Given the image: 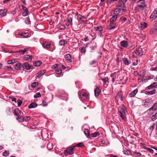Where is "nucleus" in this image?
<instances>
[{
    "mask_svg": "<svg viewBox=\"0 0 157 157\" xmlns=\"http://www.w3.org/2000/svg\"><path fill=\"white\" fill-rule=\"evenodd\" d=\"M137 89H136L134 90H133L131 93H130L129 94V96L130 97H133L137 93Z\"/></svg>",
    "mask_w": 157,
    "mask_h": 157,
    "instance_id": "nucleus-21",
    "label": "nucleus"
},
{
    "mask_svg": "<svg viewBox=\"0 0 157 157\" xmlns=\"http://www.w3.org/2000/svg\"><path fill=\"white\" fill-rule=\"evenodd\" d=\"M157 109V104L155 103L153 106L149 109V110L150 111H154Z\"/></svg>",
    "mask_w": 157,
    "mask_h": 157,
    "instance_id": "nucleus-28",
    "label": "nucleus"
},
{
    "mask_svg": "<svg viewBox=\"0 0 157 157\" xmlns=\"http://www.w3.org/2000/svg\"><path fill=\"white\" fill-rule=\"evenodd\" d=\"M151 78V77L150 76H145L144 77V79L143 80L142 83L146 82L147 81Z\"/></svg>",
    "mask_w": 157,
    "mask_h": 157,
    "instance_id": "nucleus-37",
    "label": "nucleus"
},
{
    "mask_svg": "<svg viewBox=\"0 0 157 157\" xmlns=\"http://www.w3.org/2000/svg\"><path fill=\"white\" fill-rule=\"evenodd\" d=\"M25 22L27 24H30L31 22L30 21L29 18V17L26 18V19L25 21Z\"/></svg>",
    "mask_w": 157,
    "mask_h": 157,
    "instance_id": "nucleus-48",
    "label": "nucleus"
},
{
    "mask_svg": "<svg viewBox=\"0 0 157 157\" xmlns=\"http://www.w3.org/2000/svg\"><path fill=\"white\" fill-rule=\"evenodd\" d=\"M32 56L25 55L24 56L23 58L24 59L27 61L29 62H30L32 60Z\"/></svg>",
    "mask_w": 157,
    "mask_h": 157,
    "instance_id": "nucleus-16",
    "label": "nucleus"
},
{
    "mask_svg": "<svg viewBox=\"0 0 157 157\" xmlns=\"http://www.w3.org/2000/svg\"><path fill=\"white\" fill-rule=\"evenodd\" d=\"M14 114L15 115L17 116V117L22 116L23 114L21 111L18 109H16L14 110Z\"/></svg>",
    "mask_w": 157,
    "mask_h": 157,
    "instance_id": "nucleus-8",
    "label": "nucleus"
},
{
    "mask_svg": "<svg viewBox=\"0 0 157 157\" xmlns=\"http://www.w3.org/2000/svg\"><path fill=\"white\" fill-rule=\"evenodd\" d=\"M42 46L43 48L48 49L51 47V44L50 43L45 42L43 43Z\"/></svg>",
    "mask_w": 157,
    "mask_h": 157,
    "instance_id": "nucleus-15",
    "label": "nucleus"
},
{
    "mask_svg": "<svg viewBox=\"0 0 157 157\" xmlns=\"http://www.w3.org/2000/svg\"><path fill=\"white\" fill-rule=\"evenodd\" d=\"M119 115L121 117L124 121H125L126 120V115L127 113L125 107L122 106L119 110Z\"/></svg>",
    "mask_w": 157,
    "mask_h": 157,
    "instance_id": "nucleus-1",
    "label": "nucleus"
},
{
    "mask_svg": "<svg viewBox=\"0 0 157 157\" xmlns=\"http://www.w3.org/2000/svg\"><path fill=\"white\" fill-rule=\"evenodd\" d=\"M124 151H123V152L126 155H129L131 154V151L128 149L125 148V149H124Z\"/></svg>",
    "mask_w": 157,
    "mask_h": 157,
    "instance_id": "nucleus-35",
    "label": "nucleus"
},
{
    "mask_svg": "<svg viewBox=\"0 0 157 157\" xmlns=\"http://www.w3.org/2000/svg\"><path fill=\"white\" fill-rule=\"evenodd\" d=\"M138 60L136 59H133V60L132 64L133 66H136L138 64Z\"/></svg>",
    "mask_w": 157,
    "mask_h": 157,
    "instance_id": "nucleus-46",
    "label": "nucleus"
},
{
    "mask_svg": "<svg viewBox=\"0 0 157 157\" xmlns=\"http://www.w3.org/2000/svg\"><path fill=\"white\" fill-rule=\"evenodd\" d=\"M147 24L146 23L144 22L143 23H142L141 24V27L142 29H145L147 27Z\"/></svg>",
    "mask_w": 157,
    "mask_h": 157,
    "instance_id": "nucleus-43",
    "label": "nucleus"
},
{
    "mask_svg": "<svg viewBox=\"0 0 157 157\" xmlns=\"http://www.w3.org/2000/svg\"><path fill=\"white\" fill-rule=\"evenodd\" d=\"M47 147L49 150H51L53 148V144L52 143H49L48 144Z\"/></svg>",
    "mask_w": 157,
    "mask_h": 157,
    "instance_id": "nucleus-38",
    "label": "nucleus"
},
{
    "mask_svg": "<svg viewBox=\"0 0 157 157\" xmlns=\"http://www.w3.org/2000/svg\"><path fill=\"white\" fill-rule=\"evenodd\" d=\"M157 86V82H154L148 86V89L156 88Z\"/></svg>",
    "mask_w": 157,
    "mask_h": 157,
    "instance_id": "nucleus-22",
    "label": "nucleus"
},
{
    "mask_svg": "<svg viewBox=\"0 0 157 157\" xmlns=\"http://www.w3.org/2000/svg\"><path fill=\"white\" fill-rule=\"evenodd\" d=\"M126 18L125 17H122L121 18V21L122 23H124L126 21Z\"/></svg>",
    "mask_w": 157,
    "mask_h": 157,
    "instance_id": "nucleus-54",
    "label": "nucleus"
},
{
    "mask_svg": "<svg viewBox=\"0 0 157 157\" xmlns=\"http://www.w3.org/2000/svg\"><path fill=\"white\" fill-rule=\"evenodd\" d=\"M62 70L60 68L56 69V74L57 75H59L62 73Z\"/></svg>",
    "mask_w": 157,
    "mask_h": 157,
    "instance_id": "nucleus-42",
    "label": "nucleus"
},
{
    "mask_svg": "<svg viewBox=\"0 0 157 157\" xmlns=\"http://www.w3.org/2000/svg\"><path fill=\"white\" fill-rule=\"evenodd\" d=\"M7 10H0V15L2 17H4L6 15Z\"/></svg>",
    "mask_w": 157,
    "mask_h": 157,
    "instance_id": "nucleus-26",
    "label": "nucleus"
},
{
    "mask_svg": "<svg viewBox=\"0 0 157 157\" xmlns=\"http://www.w3.org/2000/svg\"><path fill=\"white\" fill-rule=\"evenodd\" d=\"M121 45L124 48H127L128 44L127 41L123 40L121 42Z\"/></svg>",
    "mask_w": 157,
    "mask_h": 157,
    "instance_id": "nucleus-19",
    "label": "nucleus"
},
{
    "mask_svg": "<svg viewBox=\"0 0 157 157\" xmlns=\"http://www.w3.org/2000/svg\"><path fill=\"white\" fill-rule=\"evenodd\" d=\"M133 74L135 76H137L138 75L139 73L137 71H135L134 72Z\"/></svg>",
    "mask_w": 157,
    "mask_h": 157,
    "instance_id": "nucleus-62",
    "label": "nucleus"
},
{
    "mask_svg": "<svg viewBox=\"0 0 157 157\" xmlns=\"http://www.w3.org/2000/svg\"><path fill=\"white\" fill-rule=\"evenodd\" d=\"M24 121H28L30 119V117H23Z\"/></svg>",
    "mask_w": 157,
    "mask_h": 157,
    "instance_id": "nucleus-50",
    "label": "nucleus"
},
{
    "mask_svg": "<svg viewBox=\"0 0 157 157\" xmlns=\"http://www.w3.org/2000/svg\"><path fill=\"white\" fill-rule=\"evenodd\" d=\"M42 63V62L40 61H37L33 62V65L36 67L40 66Z\"/></svg>",
    "mask_w": 157,
    "mask_h": 157,
    "instance_id": "nucleus-25",
    "label": "nucleus"
},
{
    "mask_svg": "<svg viewBox=\"0 0 157 157\" xmlns=\"http://www.w3.org/2000/svg\"><path fill=\"white\" fill-rule=\"evenodd\" d=\"M17 119L18 120L19 122H22L24 121V118L22 116L20 117H17Z\"/></svg>",
    "mask_w": 157,
    "mask_h": 157,
    "instance_id": "nucleus-47",
    "label": "nucleus"
},
{
    "mask_svg": "<svg viewBox=\"0 0 157 157\" xmlns=\"http://www.w3.org/2000/svg\"><path fill=\"white\" fill-rule=\"evenodd\" d=\"M155 123H154L152 125L150 126L149 128V130L150 133H151L154 129H155Z\"/></svg>",
    "mask_w": 157,
    "mask_h": 157,
    "instance_id": "nucleus-34",
    "label": "nucleus"
},
{
    "mask_svg": "<svg viewBox=\"0 0 157 157\" xmlns=\"http://www.w3.org/2000/svg\"><path fill=\"white\" fill-rule=\"evenodd\" d=\"M123 61L125 65H128L130 63V61L127 58H124Z\"/></svg>",
    "mask_w": 157,
    "mask_h": 157,
    "instance_id": "nucleus-30",
    "label": "nucleus"
},
{
    "mask_svg": "<svg viewBox=\"0 0 157 157\" xmlns=\"http://www.w3.org/2000/svg\"><path fill=\"white\" fill-rule=\"evenodd\" d=\"M103 81L104 82L105 84L108 85L109 84V82L105 78L103 79Z\"/></svg>",
    "mask_w": 157,
    "mask_h": 157,
    "instance_id": "nucleus-61",
    "label": "nucleus"
},
{
    "mask_svg": "<svg viewBox=\"0 0 157 157\" xmlns=\"http://www.w3.org/2000/svg\"><path fill=\"white\" fill-rule=\"evenodd\" d=\"M60 45H64L67 44V42L65 40H61L59 42Z\"/></svg>",
    "mask_w": 157,
    "mask_h": 157,
    "instance_id": "nucleus-41",
    "label": "nucleus"
},
{
    "mask_svg": "<svg viewBox=\"0 0 157 157\" xmlns=\"http://www.w3.org/2000/svg\"><path fill=\"white\" fill-rule=\"evenodd\" d=\"M67 22L66 23V26H68L72 24V19L71 17L68 16L67 18Z\"/></svg>",
    "mask_w": 157,
    "mask_h": 157,
    "instance_id": "nucleus-12",
    "label": "nucleus"
},
{
    "mask_svg": "<svg viewBox=\"0 0 157 157\" xmlns=\"http://www.w3.org/2000/svg\"><path fill=\"white\" fill-rule=\"evenodd\" d=\"M37 105V104L36 103H32L29 105L28 107L29 109L34 108H36Z\"/></svg>",
    "mask_w": 157,
    "mask_h": 157,
    "instance_id": "nucleus-23",
    "label": "nucleus"
},
{
    "mask_svg": "<svg viewBox=\"0 0 157 157\" xmlns=\"http://www.w3.org/2000/svg\"><path fill=\"white\" fill-rule=\"evenodd\" d=\"M22 67L23 68L26 70H29L31 69H33V67L32 65H30L28 63H24L22 66Z\"/></svg>",
    "mask_w": 157,
    "mask_h": 157,
    "instance_id": "nucleus-4",
    "label": "nucleus"
},
{
    "mask_svg": "<svg viewBox=\"0 0 157 157\" xmlns=\"http://www.w3.org/2000/svg\"><path fill=\"white\" fill-rule=\"evenodd\" d=\"M45 72L44 71H40L38 72L37 75H36V78H38L41 76L43 75L44 73Z\"/></svg>",
    "mask_w": 157,
    "mask_h": 157,
    "instance_id": "nucleus-29",
    "label": "nucleus"
},
{
    "mask_svg": "<svg viewBox=\"0 0 157 157\" xmlns=\"http://www.w3.org/2000/svg\"><path fill=\"white\" fill-rule=\"evenodd\" d=\"M38 84V82H33L32 85H31V86L33 88H35L36 86Z\"/></svg>",
    "mask_w": 157,
    "mask_h": 157,
    "instance_id": "nucleus-49",
    "label": "nucleus"
},
{
    "mask_svg": "<svg viewBox=\"0 0 157 157\" xmlns=\"http://www.w3.org/2000/svg\"><path fill=\"white\" fill-rule=\"evenodd\" d=\"M29 49V47H27L25 48L23 50H20L18 52L21 53L22 54L24 55L25 53Z\"/></svg>",
    "mask_w": 157,
    "mask_h": 157,
    "instance_id": "nucleus-27",
    "label": "nucleus"
},
{
    "mask_svg": "<svg viewBox=\"0 0 157 157\" xmlns=\"http://www.w3.org/2000/svg\"><path fill=\"white\" fill-rule=\"evenodd\" d=\"M150 103V100L148 99L146 100L144 102V105H147Z\"/></svg>",
    "mask_w": 157,
    "mask_h": 157,
    "instance_id": "nucleus-51",
    "label": "nucleus"
},
{
    "mask_svg": "<svg viewBox=\"0 0 157 157\" xmlns=\"http://www.w3.org/2000/svg\"><path fill=\"white\" fill-rule=\"evenodd\" d=\"M22 66L20 63H16L14 66L15 69L17 70H20L21 67Z\"/></svg>",
    "mask_w": 157,
    "mask_h": 157,
    "instance_id": "nucleus-17",
    "label": "nucleus"
},
{
    "mask_svg": "<svg viewBox=\"0 0 157 157\" xmlns=\"http://www.w3.org/2000/svg\"><path fill=\"white\" fill-rule=\"evenodd\" d=\"M136 53L139 56H141L143 55L142 48L140 47H138L136 50Z\"/></svg>",
    "mask_w": 157,
    "mask_h": 157,
    "instance_id": "nucleus-11",
    "label": "nucleus"
},
{
    "mask_svg": "<svg viewBox=\"0 0 157 157\" xmlns=\"http://www.w3.org/2000/svg\"><path fill=\"white\" fill-rule=\"evenodd\" d=\"M151 70L153 71H157V67L152 68Z\"/></svg>",
    "mask_w": 157,
    "mask_h": 157,
    "instance_id": "nucleus-64",
    "label": "nucleus"
},
{
    "mask_svg": "<svg viewBox=\"0 0 157 157\" xmlns=\"http://www.w3.org/2000/svg\"><path fill=\"white\" fill-rule=\"evenodd\" d=\"M16 62L15 60L14 59H11L7 61L8 64H10Z\"/></svg>",
    "mask_w": 157,
    "mask_h": 157,
    "instance_id": "nucleus-44",
    "label": "nucleus"
},
{
    "mask_svg": "<svg viewBox=\"0 0 157 157\" xmlns=\"http://www.w3.org/2000/svg\"><path fill=\"white\" fill-rule=\"evenodd\" d=\"M41 96V94L40 93L38 92L36 94V95L34 96V97L35 98H36L38 97H40Z\"/></svg>",
    "mask_w": 157,
    "mask_h": 157,
    "instance_id": "nucleus-52",
    "label": "nucleus"
},
{
    "mask_svg": "<svg viewBox=\"0 0 157 157\" xmlns=\"http://www.w3.org/2000/svg\"><path fill=\"white\" fill-rule=\"evenodd\" d=\"M17 104H18V106H20L21 105V104H22V101H21L20 100L18 99L17 100Z\"/></svg>",
    "mask_w": 157,
    "mask_h": 157,
    "instance_id": "nucleus-59",
    "label": "nucleus"
},
{
    "mask_svg": "<svg viewBox=\"0 0 157 157\" xmlns=\"http://www.w3.org/2000/svg\"><path fill=\"white\" fill-rule=\"evenodd\" d=\"M157 119V112L155 114L151 116V119L153 121H155Z\"/></svg>",
    "mask_w": 157,
    "mask_h": 157,
    "instance_id": "nucleus-40",
    "label": "nucleus"
},
{
    "mask_svg": "<svg viewBox=\"0 0 157 157\" xmlns=\"http://www.w3.org/2000/svg\"><path fill=\"white\" fill-rule=\"evenodd\" d=\"M75 146L73 147H69L66 148L64 151L63 153L64 154H69L72 155L74 153V150Z\"/></svg>",
    "mask_w": 157,
    "mask_h": 157,
    "instance_id": "nucleus-2",
    "label": "nucleus"
},
{
    "mask_svg": "<svg viewBox=\"0 0 157 157\" xmlns=\"http://www.w3.org/2000/svg\"><path fill=\"white\" fill-rule=\"evenodd\" d=\"M157 17V10H155L151 13L150 17V19L151 21L156 19Z\"/></svg>",
    "mask_w": 157,
    "mask_h": 157,
    "instance_id": "nucleus-9",
    "label": "nucleus"
},
{
    "mask_svg": "<svg viewBox=\"0 0 157 157\" xmlns=\"http://www.w3.org/2000/svg\"><path fill=\"white\" fill-rule=\"evenodd\" d=\"M115 27V24L113 22L110 21L109 25L107 27V29L108 30H111L112 29H114Z\"/></svg>",
    "mask_w": 157,
    "mask_h": 157,
    "instance_id": "nucleus-14",
    "label": "nucleus"
},
{
    "mask_svg": "<svg viewBox=\"0 0 157 157\" xmlns=\"http://www.w3.org/2000/svg\"><path fill=\"white\" fill-rule=\"evenodd\" d=\"M59 28L60 30H64L65 28V27L64 25H61L59 27Z\"/></svg>",
    "mask_w": 157,
    "mask_h": 157,
    "instance_id": "nucleus-55",
    "label": "nucleus"
},
{
    "mask_svg": "<svg viewBox=\"0 0 157 157\" xmlns=\"http://www.w3.org/2000/svg\"><path fill=\"white\" fill-rule=\"evenodd\" d=\"M155 90H154L152 91L148 92L147 94H148L151 95V94H153L154 93H155Z\"/></svg>",
    "mask_w": 157,
    "mask_h": 157,
    "instance_id": "nucleus-58",
    "label": "nucleus"
},
{
    "mask_svg": "<svg viewBox=\"0 0 157 157\" xmlns=\"http://www.w3.org/2000/svg\"><path fill=\"white\" fill-rule=\"evenodd\" d=\"M137 7H137L140 8V9H143L146 6V4L144 0H140L138 1L137 2Z\"/></svg>",
    "mask_w": 157,
    "mask_h": 157,
    "instance_id": "nucleus-3",
    "label": "nucleus"
},
{
    "mask_svg": "<svg viewBox=\"0 0 157 157\" xmlns=\"http://www.w3.org/2000/svg\"><path fill=\"white\" fill-rule=\"evenodd\" d=\"M9 154V152L7 151H5L3 153V155L4 156H6Z\"/></svg>",
    "mask_w": 157,
    "mask_h": 157,
    "instance_id": "nucleus-57",
    "label": "nucleus"
},
{
    "mask_svg": "<svg viewBox=\"0 0 157 157\" xmlns=\"http://www.w3.org/2000/svg\"><path fill=\"white\" fill-rule=\"evenodd\" d=\"M148 150L150 152L153 153L154 151L152 149L149 148H148Z\"/></svg>",
    "mask_w": 157,
    "mask_h": 157,
    "instance_id": "nucleus-63",
    "label": "nucleus"
},
{
    "mask_svg": "<svg viewBox=\"0 0 157 157\" xmlns=\"http://www.w3.org/2000/svg\"><path fill=\"white\" fill-rule=\"evenodd\" d=\"M84 146L83 144L82 143H79L78 144L76 145V146L78 147H82Z\"/></svg>",
    "mask_w": 157,
    "mask_h": 157,
    "instance_id": "nucleus-56",
    "label": "nucleus"
},
{
    "mask_svg": "<svg viewBox=\"0 0 157 157\" xmlns=\"http://www.w3.org/2000/svg\"><path fill=\"white\" fill-rule=\"evenodd\" d=\"M101 92V90L100 89V87L98 86L94 90V94L95 96L98 97L100 94Z\"/></svg>",
    "mask_w": 157,
    "mask_h": 157,
    "instance_id": "nucleus-13",
    "label": "nucleus"
},
{
    "mask_svg": "<svg viewBox=\"0 0 157 157\" xmlns=\"http://www.w3.org/2000/svg\"><path fill=\"white\" fill-rule=\"evenodd\" d=\"M4 68L5 69L6 71H11L13 70V68L11 66H6Z\"/></svg>",
    "mask_w": 157,
    "mask_h": 157,
    "instance_id": "nucleus-39",
    "label": "nucleus"
},
{
    "mask_svg": "<svg viewBox=\"0 0 157 157\" xmlns=\"http://www.w3.org/2000/svg\"><path fill=\"white\" fill-rule=\"evenodd\" d=\"M125 2H124L123 0H120L116 4V6L118 7H124V3Z\"/></svg>",
    "mask_w": 157,
    "mask_h": 157,
    "instance_id": "nucleus-7",
    "label": "nucleus"
},
{
    "mask_svg": "<svg viewBox=\"0 0 157 157\" xmlns=\"http://www.w3.org/2000/svg\"><path fill=\"white\" fill-rule=\"evenodd\" d=\"M125 10H126L124 8H121L120 7L117 8L114 11V14L117 15L120 13H122L124 12H125Z\"/></svg>",
    "mask_w": 157,
    "mask_h": 157,
    "instance_id": "nucleus-5",
    "label": "nucleus"
},
{
    "mask_svg": "<svg viewBox=\"0 0 157 157\" xmlns=\"http://www.w3.org/2000/svg\"><path fill=\"white\" fill-rule=\"evenodd\" d=\"M84 134L87 135V138H89L90 136V132L89 130L87 129H86L84 130Z\"/></svg>",
    "mask_w": 157,
    "mask_h": 157,
    "instance_id": "nucleus-33",
    "label": "nucleus"
},
{
    "mask_svg": "<svg viewBox=\"0 0 157 157\" xmlns=\"http://www.w3.org/2000/svg\"><path fill=\"white\" fill-rule=\"evenodd\" d=\"M99 135V133L98 132H96L93 133H92L90 134L91 137H95Z\"/></svg>",
    "mask_w": 157,
    "mask_h": 157,
    "instance_id": "nucleus-36",
    "label": "nucleus"
},
{
    "mask_svg": "<svg viewBox=\"0 0 157 157\" xmlns=\"http://www.w3.org/2000/svg\"><path fill=\"white\" fill-rule=\"evenodd\" d=\"M80 48H81L80 51L81 52L85 53L86 52V50L85 47Z\"/></svg>",
    "mask_w": 157,
    "mask_h": 157,
    "instance_id": "nucleus-53",
    "label": "nucleus"
},
{
    "mask_svg": "<svg viewBox=\"0 0 157 157\" xmlns=\"http://www.w3.org/2000/svg\"><path fill=\"white\" fill-rule=\"evenodd\" d=\"M157 30L156 29L152 28L151 29L150 31V34H153Z\"/></svg>",
    "mask_w": 157,
    "mask_h": 157,
    "instance_id": "nucleus-45",
    "label": "nucleus"
},
{
    "mask_svg": "<svg viewBox=\"0 0 157 157\" xmlns=\"http://www.w3.org/2000/svg\"><path fill=\"white\" fill-rule=\"evenodd\" d=\"M144 77L143 75H140L138 78V80L139 82H143V80L144 79Z\"/></svg>",
    "mask_w": 157,
    "mask_h": 157,
    "instance_id": "nucleus-32",
    "label": "nucleus"
},
{
    "mask_svg": "<svg viewBox=\"0 0 157 157\" xmlns=\"http://www.w3.org/2000/svg\"><path fill=\"white\" fill-rule=\"evenodd\" d=\"M64 58L66 60L68 61L69 62H71V56L69 54H68L64 56Z\"/></svg>",
    "mask_w": 157,
    "mask_h": 157,
    "instance_id": "nucleus-20",
    "label": "nucleus"
},
{
    "mask_svg": "<svg viewBox=\"0 0 157 157\" xmlns=\"http://www.w3.org/2000/svg\"><path fill=\"white\" fill-rule=\"evenodd\" d=\"M117 18V15L114 14V15L110 18V21L113 22L116 21Z\"/></svg>",
    "mask_w": 157,
    "mask_h": 157,
    "instance_id": "nucleus-31",
    "label": "nucleus"
},
{
    "mask_svg": "<svg viewBox=\"0 0 157 157\" xmlns=\"http://www.w3.org/2000/svg\"><path fill=\"white\" fill-rule=\"evenodd\" d=\"M18 35L21 36H23L25 37H28L29 36V33H28L19 32Z\"/></svg>",
    "mask_w": 157,
    "mask_h": 157,
    "instance_id": "nucleus-18",
    "label": "nucleus"
},
{
    "mask_svg": "<svg viewBox=\"0 0 157 157\" xmlns=\"http://www.w3.org/2000/svg\"><path fill=\"white\" fill-rule=\"evenodd\" d=\"M78 16L79 17V19H80L86 18V17H85L81 16L80 15H79Z\"/></svg>",
    "mask_w": 157,
    "mask_h": 157,
    "instance_id": "nucleus-60",
    "label": "nucleus"
},
{
    "mask_svg": "<svg viewBox=\"0 0 157 157\" xmlns=\"http://www.w3.org/2000/svg\"><path fill=\"white\" fill-rule=\"evenodd\" d=\"M22 9L23 10L24 12L22 14L23 16L25 17L27 16L29 13V11H28V9L26 7L23 5H22Z\"/></svg>",
    "mask_w": 157,
    "mask_h": 157,
    "instance_id": "nucleus-10",
    "label": "nucleus"
},
{
    "mask_svg": "<svg viewBox=\"0 0 157 157\" xmlns=\"http://www.w3.org/2000/svg\"><path fill=\"white\" fill-rule=\"evenodd\" d=\"M79 96L81 99L83 100H86L87 99L88 97V94L84 92H80Z\"/></svg>",
    "mask_w": 157,
    "mask_h": 157,
    "instance_id": "nucleus-6",
    "label": "nucleus"
},
{
    "mask_svg": "<svg viewBox=\"0 0 157 157\" xmlns=\"http://www.w3.org/2000/svg\"><path fill=\"white\" fill-rule=\"evenodd\" d=\"M103 27L101 26L95 27L94 28V29L96 31L101 32L103 30Z\"/></svg>",
    "mask_w": 157,
    "mask_h": 157,
    "instance_id": "nucleus-24",
    "label": "nucleus"
}]
</instances>
